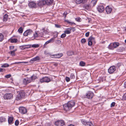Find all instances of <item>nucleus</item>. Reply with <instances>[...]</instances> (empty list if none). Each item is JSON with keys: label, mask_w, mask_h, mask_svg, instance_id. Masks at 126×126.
<instances>
[{"label": "nucleus", "mask_w": 126, "mask_h": 126, "mask_svg": "<svg viewBox=\"0 0 126 126\" xmlns=\"http://www.w3.org/2000/svg\"><path fill=\"white\" fill-rule=\"evenodd\" d=\"M75 102L73 101H69L67 103L63 105L64 110L66 111H69L75 105Z\"/></svg>", "instance_id": "obj_1"}, {"label": "nucleus", "mask_w": 126, "mask_h": 126, "mask_svg": "<svg viewBox=\"0 0 126 126\" xmlns=\"http://www.w3.org/2000/svg\"><path fill=\"white\" fill-rule=\"evenodd\" d=\"M17 94L16 95V100H19L23 98L25 96V93L23 91H19L17 92Z\"/></svg>", "instance_id": "obj_2"}, {"label": "nucleus", "mask_w": 126, "mask_h": 126, "mask_svg": "<svg viewBox=\"0 0 126 126\" xmlns=\"http://www.w3.org/2000/svg\"><path fill=\"white\" fill-rule=\"evenodd\" d=\"M94 95V94L92 92L89 91L84 95V97L89 99L92 98Z\"/></svg>", "instance_id": "obj_3"}, {"label": "nucleus", "mask_w": 126, "mask_h": 126, "mask_svg": "<svg viewBox=\"0 0 126 126\" xmlns=\"http://www.w3.org/2000/svg\"><path fill=\"white\" fill-rule=\"evenodd\" d=\"M75 27H70L66 29L64 32L65 34H69L71 33V31L74 32L75 31Z\"/></svg>", "instance_id": "obj_4"}, {"label": "nucleus", "mask_w": 126, "mask_h": 126, "mask_svg": "<svg viewBox=\"0 0 126 126\" xmlns=\"http://www.w3.org/2000/svg\"><path fill=\"white\" fill-rule=\"evenodd\" d=\"M55 124L56 126H63L65 123L63 120H58L55 122Z\"/></svg>", "instance_id": "obj_5"}, {"label": "nucleus", "mask_w": 126, "mask_h": 126, "mask_svg": "<svg viewBox=\"0 0 126 126\" xmlns=\"http://www.w3.org/2000/svg\"><path fill=\"white\" fill-rule=\"evenodd\" d=\"M31 80L30 78L26 77L23 79V83L25 85H26L31 82Z\"/></svg>", "instance_id": "obj_6"}, {"label": "nucleus", "mask_w": 126, "mask_h": 126, "mask_svg": "<svg viewBox=\"0 0 126 126\" xmlns=\"http://www.w3.org/2000/svg\"><path fill=\"white\" fill-rule=\"evenodd\" d=\"M50 81V79L47 77L43 78L40 79V81L41 83L45 82L48 83Z\"/></svg>", "instance_id": "obj_7"}, {"label": "nucleus", "mask_w": 126, "mask_h": 126, "mask_svg": "<svg viewBox=\"0 0 126 126\" xmlns=\"http://www.w3.org/2000/svg\"><path fill=\"white\" fill-rule=\"evenodd\" d=\"M3 97L5 99L8 100L12 98L13 96L11 94H4Z\"/></svg>", "instance_id": "obj_8"}, {"label": "nucleus", "mask_w": 126, "mask_h": 126, "mask_svg": "<svg viewBox=\"0 0 126 126\" xmlns=\"http://www.w3.org/2000/svg\"><path fill=\"white\" fill-rule=\"evenodd\" d=\"M19 112L22 114H25L27 112L26 109L23 107H19Z\"/></svg>", "instance_id": "obj_9"}, {"label": "nucleus", "mask_w": 126, "mask_h": 126, "mask_svg": "<svg viewBox=\"0 0 126 126\" xmlns=\"http://www.w3.org/2000/svg\"><path fill=\"white\" fill-rule=\"evenodd\" d=\"M98 11L100 13H102L104 10V8L103 6L99 5L97 7Z\"/></svg>", "instance_id": "obj_10"}, {"label": "nucleus", "mask_w": 126, "mask_h": 126, "mask_svg": "<svg viewBox=\"0 0 126 126\" xmlns=\"http://www.w3.org/2000/svg\"><path fill=\"white\" fill-rule=\"evenodd\" d=\"M82 123L85 126H94L93 124L91 122H86L85 120L81 121Z\"/></svg>", "instance_id": "obj_11"}, {"label": "nucleus", "mask_w": 126, "mask_h": 126, "mask_svg": "<svg viewBox=\"0 0 126 126\" xmlns=\"http://www.w3.org/2000/svg\"><path fill=\"white\" fill-rule=\"evenodd\" d=\"M116 70L115 67L114 66L110 67L108 70V72L110 73H112L114 72Z\"/></svg>", "instance_id": "obj_12"}, {"label": "nucleus", "mask_w": 126, "mask_h": 126, "mask_svg": "<svg viewBox=\"0 0 126 126\" xmlns=\"http://www.w3.org/2000/svg\"><path fill=\"white\" fill-rule=\"evenodd\" d=\"M94 40V38L92 36L90 37L88 39V45L89 46H91L92 44V41Z\"/></svg>", "instance_id": "obj_13"}, {"label": "nucleus", "mask_w": 126, "mask_h": 126, "mask_svg": "<svg viewBox=\"0 0 126 126\" xmlns=\"http://www.w3.org/2000/svg\"><path fill=\"white\" fill-rule=\"evenodd\" d=\"M46 2L45 0H40L38 3V5L39 6H42L46 4Z\"/></svg>", "instance_id": "obj_14"}, {"label": "nucleus", "mask_w": 126, "mask_h": 126, "mask_svg": "<svg viewBox=\"0 0 126 126\" xmlns=\"http://www.w3.org/2000/svg\"><path fill=\"white\" fill-rule=\"evenodd\" d=\"M106 10L107 14H109L111 12L112 10V8L111 7L108 6L106 7Z\"/></svg>", "instance_id": "obj_15"}, {"label": "nucleus", "mask_w": 126, "mask_h": 126, "mask_svg": "<svg viewBox=\"0 0 126 126\" xmlns=\"http://www.w3.org/2000/svg\"><path fill=\"white\" fill-rule=\"evenodd\" d=\"M28 5L30 8H35L36 6V5L35 3L31 2L29 3Z\"/></svg>", "instance_id": "obj_16"}, {"label": "nucleus", "mask_w": 126, "mask_h": 126, "mask_svg": "<svg viewBox=\"0 0 126 126\" xmlns=\"http://www.w3.org/2000/svg\"><path fill=\"white\" fill-rule=\"evenodd\" d=\"M40 59V58L39 57L37 56L31 59L30 60V62L31 63H32L35 61L39 60Z\"/></svg>", "instance_id": "obj_17"}, {"label": "nucleus", "mask_w": 126, "mask_h": 126, "mask_svg": "<svg viewBox=\"0 0 126 126\" xmlns=\"http://www.w3.org/2000/svg\"><path fill=\"white\" fill-rule=\"evenodd\" d=\"M87 1V0H76V2L77 4H79L81 3H85Z\"/></svg>", "instance_id": "obj_18"}, {"label": "nucleus", "mask_w": 126, "mask_h": 126, "mask_svg": "<svg viewBox=\"0 0 126 126\" xmlns=\"http://www.w3.org/2000/svg\"><path fill=\"white\" fill-rule=\"evenodd\" d=\"M91 6L90 4H85L84 6V7L87 10H90L91 8Z\"/></svg>", "instance_id": "obj_19"}, {"label": "nucleus", "mask_w": 126, "mask_h": 126, "mask_svg": "<svg viewBox=\"0 0 126 126\" xmlns=\"http://www.w3.org/2000/svg\"><path fill=\"white\" fill-rule=\"evenodd\" d=\"M46 4L48 5H50L52 3L53 0H46Z\"/></svg>", "instance_id": "obj_20"}, {"label": "nucleus", "mask_w": 126, "mask_h": 126, "mask_svg": "<svg viewBox=\"0 0 126 126\" xmlns=\"http://www.w3.org/2000/svg\"><path fill=\"white\" fill-rule=\"evenodd\" d=\"M37 78L36 76L34 75H33L30 78L31 80V82L33 80H35Z\"/></svg>", "instance_id": "obj_21"}, {"label": "nucleus", "mask_w": 126, "mask_h": 126, "mask_svg": "<svg viewBox=\"0 0 126 126\" xmlns=\"http://www.w3.org/2000/svg\"><path fill=\"white\" fill-rule=\"evenodd\" d=\"M13 118L12 117H10L8 118V122L9 124L13 122Z\"/></svg>", "instance_id": "obj_22"}, {"label": "nucleus", "mask_w": 126, "mask_h": 126, "mask_svg": "<svg viewBox=\"0 0 126 126\" xmlns=\"http://www.w3.org/2000/svg\"><path fill=\"white\" fill-rule=\"evenodd\" d=\"M112 44L113 45V47H114V48L117 47L119 45V44L118 42H114Z\"/></svg>", "instance_id": "obj_23"}, {"label": "nucleus", "mask_w": 126, "mask_h": 126, "mask_svg": "<svg viewBox=\"0 0 126 126\" xmlns=\"http://www.w3.org/2000/svg\"><path fill=\"white\" fill-rule=\"evenodd\" d=\"M63 55V54L62 53H60V54H59L57 55H55V57L56 58H60Z\"/></svg>", "instance_id": "obj_24"}, {"label": "nucleus", "mask_w": 126, "mask_h": 126, "mask_svg": "<svg viewBox=\"0 0 126 126\" xmlns=\"http://www.w3.org/2000/svg\"><path fill=\"white\" fill-rule=\"evenodd\" d=\"M74 52L72 51H69L67 52V54L68 56H71L73 55Z\"/></svg>", "instance_id": "obj_25"}, {"label": "nucleus", "mask_w": 126, "mask_h": 126, "mask_svg": "<svg viewBox=\"0 0 126 126\" xmlns=\"http://www.w3.org/2000/svg\"><path fill=\"white\" fill-rule=\"evenodd\" d=\"M16 49L12 51H11L9 52L10 53L11 55L12 56H14L15 55V52L16 50Z\"/></svg>", "instance_id": "obj_26"}, {"label": "nucleus", "mask_w": 126, "mask_h": 126, "mask_svg": "<svg viewBox=\"0 0 126 126\" xmlns=\"http://www.w3.org/2000/svg\"><path fill=\"white\" fill-rule=\"evenodd\" d=\"M5 120L6 119L3 117H0V122H5Z\"/></svg>", "instance_id": "obj_27"}, {"label": "nucleus", "mask_w": 126, "mask_h": 126, "mask_svg": "<svg viewBox=\"0 0 126 126\" xmlns=\"http://www.w3.org/2000/svg\"><path fill=\"white\" fill-rule=\"evenodd\" d=\"M8 16L7 14H5L3 16V20L4 22H6Z\"/></svg>", "instance_id": "obj_28"}, {"label": "nucleus", "mask_w": 126, "mask_h": 126, "mask_svg": "<svg viewBox=\"0 0 126 126\" xmlns=\"http://www.w3.org/2000/svg\"><path fill=\"white\" fill-rule=\"evenodd\" d=\"M91 1V4H93V6H94L96 4L97 1L96 0H92Z\"/></svg>", "instance_id": "obj_29"}, {"label": "nucleus", "mask_w": 126, "mask_h": 126, "mask_svg": "<svg viewBox=\"0 0 126 126\" xmlns=\"http://www.w3.org/2000/svg\"><path fill=\"white\" fill-rule=\"evenodd\" d=\"M113 45L112 44H110L108 46V48L110 49H113L114 48L113 47Z\"/></svg>", "instance_id": "obj_30"}, {"label": "nucleus", "mask_w": 126, "mask_h": 126, "mask_svg": "<svg viewBox=\"0 0 126 126\" xmlns=\"http://www.w3.org/2000/svg\"><path fill=\"white\" fill-rule=\"evenodd\" d=\"M17 40L16 38L12 39L11 40L10 42L12 43H16L17 42Z\"/></svg>", "instance_id": "obj_31"}, {"label": "nucleus", "mask_w": 126, "mask_h": 126, "mask_svg": "<svg viewBox=\"0 0 126 126\" xmlns=\"http://www.w3.org/2000/svg\"><path fill=\"white\" fill-rule=\"evenodd\" d=\"M85 63L83 61H81L79 63V65L81 66H85Z\"/></svg>", "instance_id": "obj_32"}, {"label": "nucleus", "mask_w": 126, "mask_h": 126, "mask_svg": "<svg viewBox=\"0 0 126 126\" xmlns=\"http://www.w3.org/2000/svg\"><path fill=\"white\" fill-rule=\"evenodd\" d=\"M26 31L27 32L28 35H29L32 34L33 32L30 29L28 30H27Z\"/></svg>", "instance_id": "obj_33"}, {"label": "nucleus", "mask_w": 126, "mask_h": 126, "mask_svg": "<svg viewBox=\"0 0 126 126\" xmlns=\"http://www.w3.org/2000/svg\"><path fill=\"white\" fill-rule=\"evenodd\" d=\"M23 31V30L22 28L20 27L18 30V32L20 33H22Z\"/></svg>", "instance_id": "obj_34"}, {"label": "nucleus", "mask_w": 126, "mask_h": 126, "mask_svg": "<svg viewBox=\"0 0 126 126\" xmlns=\"http://www.w3.org/2000/svg\"><path fill=\"white\" fill-rule=\"evenodd\" d=\"M4 36L1 33H0V41H2L3 39Z\"/></svg>", "instance_id": "obj_35"}, {"label": "nucleus", "mask_w": 126, "mask_h": 126, "mask_svg": "<svg viewBox=\"0 0 126 126\" xmlns=\"http://www.w3.org/2000/svg\"><path fill=\"white\" fill-rule=\"evenodd\" d=\"M9 66V65L7 63H5L1 66L2 67H8Z\"/></svg>", "instance_id": "obj_36"}, {"label": "nucleus", "mask_w": 126, "mask_h": 126, "mask_svg": "<svg viewBox=\"0 0 126 126\" xmlns=\"http://www.w3.org/2000/svg\"><path fill=\"white\" fill-rule=\"evenodd\" d=\"M19 48L20 49H21L23 50L26 49L25 48V45L22 46H20Z\"/></svg>", "instance_id": "obj_37"}, {"label": "nucleus", "mask_w": 126, "mask_h": 126, "mask_svg": "<svg viewBox=\"0 0 126 126\" xmlns=\"http://www.w3.org/2000/svg\"><path fill=\"white\" fill-rule=\"evenodd\" d=\"M38 36V34L37 32H35V33L33 34V36L34 38H35L36 37H37Z\"/></svg>", "instance_id": "obj_38"}, {"label": "nucleus", "mask_w": 126, "mask_h": 126, "mask_svg": "<svg viewBox=\"0 0 126 126\" xmlns=\"http://www.w3.org/2000/svg\"><path fill=\"white\" fill-rule=\"evenodd\" d=\"M43 32L46 34H48V32L47 30H45L44 29H43Z\"/></svg>", "instance_id": "obj_39"}, {"label": "nucleus", "mask_w": 126, "mask_h": 126, "mask_svg": "<svg viewBox=\"0 0 126 126\" xmlns=\"http://www.w3.org/2000/svg\"><path fill=\"white\" fill-rule=\"evenodd\" d=\"M86 42V40L85 38L82 39L81 40V42L82 44H84Z\"/></svg>", "instance_id": "obj_40"}, {"label": "nucleus", "mask_w": 126, "mask_h": 126, "mask_svg": "<svg viewBox=\"0 0 126 126\" xmlns=\"http://www.w3.org/2000/svg\"><path fill=\"white\" fill-rule=\"evenodd\" d=\"M58 34V33L57 32H55L54 33V38H55V37H57Z\"/></svg>", "instance_id": "obj_41"}, {"label": "nucleus", "mask_w": 126, "mask_h": 126, "mask_svg": "<svg viewBox=\"0 0 126 126\" xmlns=\"http://www.w3.org/2000/svg\"><path fill=\"white\" fill-rule=\"evenodd\" d=\"M65 22H67L69 24H70L71 25H72L73 24H75V23H73L69 22V20H65Z\"/></svg>", "instance_id": "obj_42"}, {"label": "nucleus", "mask_w": 126, "mask_h": 126, "mask_svg": "<svg viewBox=\"0 0 126 126\" xmlns=\"http://www.w3.org/2000/svg\"><path fill=\"white\" fill-rule=\"evenodd\" d=\"M39 46L38 44H33L32 45V47H38Z\"/></svg>", "instance_id": "obj_43"}, {"label": "nucleus", "mask_w": 126, "mask_h": 126, "mask_svg": "<svg viewBox=\"0 0 126 126\" xmlns=\"http://www.w3.org/2000/svg\"><path fill=\"white\" fill-rule=\"evenodd\" d=\"M122 100H126V94H125L123 96L122 98Z\"/></svg>", "instance_id": "obj_44"}, {"label": "nucleus", "mask_w": 126, "mask_h": 126, "mask_svg": "<svg viewBox=\"0 0 126 126\" xmlns=\"http://www.w3.org/2000/svg\"><path fill=\"white\" fill-rule=\"evenodd\" d=\"M54 38H53L49 40H48V41L49 42V43H51L52 42H53L54 41Z\"/></svg>", "instance_id": "obj_45"}, {"label": "nucleus", "mask_w": 126, "mask_h": 126, "mask_svg": "<svg viewBox=\"0 0 126 126\" xmlns=\"http://www.w3.org/2000/svg\"><path fill=\"white\" fill-rule=\"evenodd\" d=\"M66 35L65 33H63L61 35V37L62 38H63L64 37H66Z\"/></svg>", "instance_id": "obj_46"}, {"label": "nucleus", "mask_w": 126, "mask_h": 126, "mask_svg": "<svg viewBox=\"0 0 126 126\" xmlns=\"http://www.w3.org/2000/svg\"><path fill=\"white\" fill-rule=\"evenodd\" d=\"M19 122L18 120H16L15 122V125L16 126H17L18 125Z\"/></svg>", "instance_id": "obj_47"}, {"label": "nucleus", "mask_w": 126, "mask_h": 126, "mask_svg": "<svg viewBox=\"0 0 126 126\" xmlns=\"http://www.w3.org/2000/svg\"><path fill=\"white\" fill-rule=\"evenodd\" d=\"M70 78L71 79H73L75 78V76L73 74H71L70 75Z\"/></svg>", "instance_id": "obj_48"}, {"label": "nucleus", "mask_w": 126, "mask_h": 126, "mask_svg": "<svg viewBox=\"0 0 126 126\" xmlns=\"http://www.w3.org/2000/svg\"><path fill=\"white\" fill-rule=\"evenodd\" d=\"M11 77V74H8L5 76V77L7 78H9Z\"/></svg>", "instance_id": "obj_49"}, {"label": "nucleus", "mask_w": 126, "mask_h": 126, "mask_svg": "<svg viewBox=\"0 0 126 126\" xmlns=\"http://www.w3.org/2000/svg\"><path fill=\"white\" fill-rule=\"evenodd\" d=\"M115 102H112L111 103V105H110V107H113L115 105Z\"/></svg>", "instance_id": "obj_50"}, {"label": "nucleus", "mask_w": 126, "mask_h": 126, "mask_svg": "<svg viewBox=\"0 0 126 126\" xmlns=\"http://www.w3.org/2000/svg\"><path fill=\"white\" fill-rule=\"evenodd\" d=\"M67 82H69L70 80V78L67 77H66L65 78Z\"/></svg>", "instance_id": "obj_51"}, {"label": "nucleus", "mask_w": 126, "mask_h": 126, "mask_svg": "<svg viewBox=\"0 0 126 126\" xmlns=\"http://www.w3.org/2000/svg\"><path fill=\"white\" fill-rule=\"evenodd\" d=\"M122 65H123L122 64L120 63H118L117 64V66L118 67H119L120 66H121Z\"/></svg>", "instance_id": "obj_52"}, {"label": "nucleus", "mask_w": 126, "mask_h": 126, "mask_svg": "<svg viewBox=\"0 0 126 126\" xmlns=\"http://www.w3.org/2000/svg\"><path fill=\"white\" fill-rule=\"evenodd\" d=\"M67 14V13L66 12H65L63 14V15L64 16V18H66V16Z\"/></svg>", "instance_id": "obj_53"}, {"label": "nucleus", "mask_w": 126, "mask_h": 126, "mask_svg": "<svg viewBox=\"0 0 126 126\" xmlns=\"http://www.w3.org/2000/svg\"><path fill=\"white\" fill-rule=\"evenodd\" d=\"M23 35L25 36H27L28 35L26 31L23 33Z\"/></svg>", "instance_id": "obj_54"}, {"label": "nucleus", "mask_w": 126, "mask_h": 126, "mask_svg": "<svg viewBox=\"0 0 126 126\" xmlns=\"http://www.w3.org/2000/svg\"><path fill=\"white\" fill-rule=\"evenodd\" d=\"M25 46L26 49L30 47V46L29 45H25Z\"/></svg>", "instance_id": "obj_55"}, {"label": "nucleus", "mask_w": 126, "mask_h": 126, "mask_svg": "<svg viewBox=\"0 0 126 126\" xmlns=\"http://www.w3.org/2000/svg\"><path fill=\"white\" fill-rule=\"evenodd\" d=\"M55 26L57 28H60L61 27V26L57 24H55Z\"/></svg>", "instance_id": "obj_56"}, {"label": "nucleus", "mask_w": 126, "mask_h": 126, "mask_svg": "<svg viewBox=\"0 0 126 126\" xmlns=\"http://www.w3.org/2000/svg\"><path fill=\"white\" fill-rule=\"evenodd\" d=\"M89 32H86L85 34L86 36V37H88L89 36Z\"/></svg>", "instance_id": "obj_57"}, {"label": "nucleus", "mask_w": 126, "mask_h": 126, "mask_svg": "<svg viewBox=\"0 0 126 126\" xmlns=\"http://www.w3.org/2000/svg\"><path fill=\"white\" fill-rule=\"evenodd\" d=\"M14 48V46H10L9 47L10 49V50L13 49Z\"/></svg>", "instance_id": "obj_58"}, {"label": "nucleus", "mask_w": 126, "mask_h": 126, "mask_svg": "<svg viewBox=\"0 0 126 126\" xmlns=\"http://www.w3.org/2000/svg\"><path fill=\"white\" fill-rule=\"evenodd\" d=\"M76 19L77 21H80V20L81 19V18L80 17H79L78 18H76Z\"/></svg>", "instance_id": "obj_59"}, {"label": "nucleus", "mask_w": 126, "mask_h": 126, "mask_svg": "<svg viewBox=\"0 0 126 126\" xmlns=\"http://www.w3.org/2000/svg\"><path fill=\"white\" fill-rule=\"evenodd\" d=\"M49 43L48 41L46 42V43H45L44 44V45H46Z\"/></svg>", "instance_id": "obj_60"}, {"label": "nucleus", "mask_w": 126, "mask_h": 126, "mask_svg": "<svg viewBox=\"0 0 126 126\" xmlns=\"http://www.w3.org/2000/svg\"><path fill=\"white\" fill-rule=\"evenodd\" d=\"M58 65V63H55L53 64V65L55 66H57Z\"/></svg>", "instance_id": "obj_61"}, {"label": "nucleus", "mask_w": 126, "mask_h": 126, "mask_svg": "<svg viewBox=\"0 0 126 126\" xmlns=\"http://www.w3.org/2000/svg\"><path fill=\"white\" fill-rule=\"evenodd\" d=\"M45 126H51V125H50L49 124H47Z\"/></svg>", "instance_id": "obj_62"}, {"label": "nucleus", "mask_w": 126, "mask_h": 126, "mask_svg": "<svg viewBox=\"0 0 126 126\" xmlns=\"http://www.w3.org/2000/svg\"><path fill=\"white\" fill-rule=\"evenodd\" d=\"M124 87L126 88V81L124 83Z\"/></svg>", "instance_id": "obj_63"}, {"label": "nucleus", "mask_w": 126, "mask_h": 126, "mask_svg": "<svg viewBox=\"0 0 126 126\" xmlns=\"http://www.w3.org/2000/svg\"><path fill=\"white\" fill-rule=\"evenodd\" d=\"M3 71V69H2V68L0 69V72H2Z\"/></svg>", "instance_id": "obj_64"}]
</instances>
